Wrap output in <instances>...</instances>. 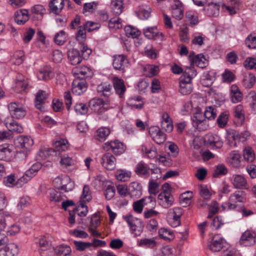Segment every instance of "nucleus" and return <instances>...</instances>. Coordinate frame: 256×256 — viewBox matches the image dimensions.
<instances>
[{"label":"nucleus","mask_w":256,"mask_h":256,"mask_svg":"<svg viewBox=\"0 0 256 256\" xmlns=\"http://www.w3.org/2000/svg\"><path fill=\"white\" fill-rule=\"evenodd\" d=\"M14 144L18 147L28 148L33 144V140L28 136H20L15 140Z\"/></svg>","instance_id":"25"},{"label":"nucleus","mask_w":256,"mask_h":256,"mask_svg":"<svg viewBox=\"0 0 256 256\" xmlns=\"http://www.w3.org/2000/svg\"><path fill=\"white\" fill-rule=\"evenodd\" d=\"M246 44L250 48H256V34H250L246 40Z\"/></svg>","instance_id":"64"},{"label":"nucleus","mask_w":256,"mask_h":256,"mask_svg":"<svg viewBox=\"0 0 256 256\" xmlns=\"http://www.w3.org/2000/svg\"><path fill=\"white\" fill-rule=\"evenodd\" d=\"M74 244L76 247V250L78 252H84L87 249H90L92 246V244L91 242L82 241L74 240Z\"/></svg>","instance_id":"52"},{"label":"nucleus","mask_w":256,"mask_h":256,"mask_svg":"<svg viewBox=\"0 0 256 256\" xmlns=\"http://www.w3.org/2000/svg\"><path fill=\"white\" fill-rule=\"evenodd\" d=\"M12 216V214L9 212L3 211L0 213V250L1 246L6 244L8 242L7 236L1 232L6 228V218H11Z\"/></svg>","instance_id":"8"},{"label":"nucleus","mask_w":256,"mask_h":256,"mask_svg":"<svg viewBox=\"0 0 256 256\" xmlns=\"http://www.w3.org/2000/svg\"><path fill=\"white\" fill-rule=\"evenodd\" d=\"M150 170L147 164L143 162L138 164L135 168V172L138 175L146 178L150 176Z\"/></svg>","instance_id":"34"},{"label":"nucleus","mask_w":256,"mask_h":256,"mask_svg":"<svg viewBox=\"0 0 256 256\" xmlns=\"http://www.w3.org/2000/svg\"><path fill=\"white\" fill-rule=\"evenodd\" d=\"M142 100L140 96H134L130 98L127 102L128 105L132 108L142 109L143 107L142 102L137 104L138 102H140Z\"/></svg>","instance_id":"47"},{"label":"nucleus","mask_w":256,"mask_h":256,"mask_svg":"<svg viewBox=\"0 0 256 256\" xmlns=\"http://www.w3.org/2000/svg\"><path fill=\"white\" fill-rule=\"evenodd\" d=\"M112 84L116 94L120 98H123L126 90V87L124 80L115 76L112 78Z\"/></svg>","instance_id":"15"},{"label":"nucleus","mask_w":256,"mask_h":256,"mask_svg":"<svg viewBox=\"0 0 256 256\" xmlns=\"http://www.w3.org/2000/svg\"><path fill=\"white\" fill-rule=\"evenodd\" d=\"M72 253L70 246L66 244H60L54 248L56 256H71Z\"/></svg>","instance_id":"30"},{"label":"nucleus","mask_w":256,"mask_h":256,"mask_svg":"<svg viewBox=\"0 0 256 256\" xmlns=\"http://www.w3.org/2000/svg\"><path fill=\"white\" fill-rule=\"evenodd\" d=\"M208 143L212 148H221L223 145V142L219 136L216 134H211L208 136Z\"/></svg>","instance_id":"38"},{"label":"nucleus","mask_w":256,"mask_h":256,"mask_svg":"<svg viewBox=\"0 0 256 256\" xmlns=\"http://www.w3.org/2000/svg\"><path fill=\"white\" fill-rule=\"evenodd\" d=\"M103 148L106 150H111L115 154L118 155L122 154L125 150L123 144L118 140L105 143Z\"/></svg>","instance_id":"10"},{"label":"nucleus","mask_w":256,"mask_h":256,"mask_svg":"<svg viewBox=\"0 0 256 256\" xmlns=\"http://www.w3.org/2000/svg\"><path fill=\"white\" fill-rule=\"evenodd\" d=\"M232 182L234 188H236L246 189L248 188L247 182L242 175H233Z\"/></svg>","instance_id":"23"},{"label":"nucleus","mask_w":256,"mask_h":256,"mask_svg":"<svg viewBox=\"0 0 256 256\" xmlns=\"http://www.w3.org/2000/svg\"><path fill=\"white\" fill-rule=\"evenodd\" d=\"M59 182L62 184V186H60V190H64L65 192H68L72 190L74 183L70 181L68 177L66 176H64L63 178L58 176L54 180V183H58Z\"/></svg>","instance_id":"14"},{"label":"nucleus","mask_w":256,"mask_h":256,"mask_svg":"<svg viewBox=\"0 0 256 256\" xmlns=\"http://www.w3.org/2000/svg\"><path fill=\"white\" fill-rule=\"evenodd\" d=\"M18 246L10 243L0 250V256H15L18 253Z\"/></svg>","instance_id":"18"},{"label":"nucleus","mask_w":256,"mask_h":256,"mask_svg":"<svg viewBox=\"0 0 256 256\" xmlns=\"http://www.w3.org/2000/svg\"><path fill=\"white\" fill-rule=\"evenodd\" d=\"M4 124L10 132L17 133L23 132V127L12 118H8L4 120Z\"/></svg>","instance_id":"21"},{"label":"nucleus","mask_w":256,"mask_h":256,"mask_svg":"<svg viewBox=\"0 0 256 256\" xmlns=\"http://www.w3.org/2000/svg\"><path fill=\"white\" fill-rule=\"evenodd\" d=\"M37 76L40 80L46 81L54 76V74L50 69H44L38 73Z\"/></svg>","instance_id":"51"},{"label":"nucleus","mask_w":256,"mask_h":256,"mask_svg":"<svg viewBox=\"0 0 256 256\" xmlns=\"http://www.w3.org/2000/svg\"><path fill=\"white\" fill-rule=\"evenodd\" d=\"M15 22L18 24H24L28 20V12L26 10H20L15 13Z\"/></svg>","instance_id":"37"},{"label":"nucleus","mask_w":256,"mask_h":256,"mask_svg":"<svg viewBox=\"0 0 256 256\" xmlns=\"http://www.w3.org/2000/svg\"><path fill=\"white\" fill-rule=\"evenodd\" d=\"M244 200V192L242 191H236L230 197V200L232 202H243Z\"/></svg>","instance_id":"59"},{"label":"nucleus","mask_w":256,"mask_h":256,"mask_svg":"<svg viewBox=\"0 0 256 256\" xmlns=\"http://www.w3.org/2000/svg\"><path fill=\"white\" fill-rule=\"evenodd\" d=\"M169 188V184H164L162 187V191L158 196V204L164 208H168L174 202V198L168 190Z\"/></svg>","instance_id":"5"},{"label":"nucleus","mask_w":256,"mask_h":256,"mask_svg":"<svg viewBox=\"0 0 256 256\" xmlns=\"http://www.w3.org/2000/svg\"><path fill=\"white\" fill-rule=\"evenodd\" d=\"M248 98L250 100V106L252 110L256 113V92H250L248 95Z\"/></svg>","instance_id":"63"},{"label":"nucleus","mask_w":256,"mask_h":256,"mask_svg":"<svg viewBox=\"0 0 256 256\" xmlns=\"http://www.w3.org/2000/svg\"><path fill=\"white\" fill-rule=\"evenodd\" d=\"M42 164L40 162H36L27 170L24 174L18 179L17 184L18 186H22L29 182L42 168Z\"/></svg>","instance_id":"6"},{"label":"nucleus","mask_w":256,"mask_h":256,"mask_svg":"<svg viewBox=\"0 0 256 256\" xmlns=\"http://www.w3.org/2000/svg\"><path fill=\"white\" fill-rule=\"evenodd\" d=\"M188 58L190 62L191 66L190 67L194 68V64L200 68H204L206 66V59L203 54L195 55L194 52H192L189 55Z\"/></svg>","instance_id":"16"},{"label":"nucleus","mask_w":256,"mask_h":256,"mask_svg":"<svg viewBox=\"0 0 256 256\" xmlns=\"http://www.w3.org/2000/svg\"><path fill=\"white\" fill-rule=\"evenodd\" d=\"M172 14L173 18L176 20H182L184 16V9L182 4L179 0H174L172 6Z\"/></svg>","instance_id":"22"},{"label":"nucleus","mask_w":256,"mask_h":256,"mask_svg":"<svg viewBox=\"0 0 256 256\" xmlns=\"http://www.w3.org/2000/svg\"><path fill=\"white\" fill-rule=\"evenodd\" d=\"M104 102L101 98H93L89 102V107L94 112L98 114L105 110Z\"/></svg>","instance_id":"20"},{"label":"nucleus","mask_w":256,"mask_h":256,"mask_svg":"<svg viewBox=\"0 0 256 256\" xmlns=\"http://www.w3.org/2000/svg\"><path fill=\"white\" fill-rule=\"evenodd\" d=\"M111 8L112 12L116 14H120L123 10V2L122 0H112Z\"/></svg>","instance_id":"49"},{"label":"nucleus","mask_w":256,"mask_h":256,"mask_svg":"<svg viewBox=\"0 0 256 256\" xmlns=\"http://www.w3.org/2000/svg\"><path fill=\"white\" fill-rule=\"evenodd\" d=\"M243 156L246 160L252 162L255 158V154L252 148L249 146L246 147L243 150Z\"/></svg>","instance_id":"57"},{"label":"nucleus","mask_w":256,"mask_h":256,"mask_svg":"<svg viewBox=\"0 0 256 256\" xmlns=\"http://www.w3.org/2000/svg\"><path fill=\"white\" fill-rule=\"evenodd\" d=\"M138 245L142 247L153 248L156 246V242L154 238H142L138 242Z\"/></svg>","instance_id":"50"},{"label":"nucleus","mask_w":256,"mask_h":256,"mask_svg":"<svg viewBox=\"0 0 256 256\" xmlns=\"http://www.w3.org/2000/svg\"><path fill=\"white\" fill-rule=\"evenodd\" d=\"M235 118H237L240 124H242L245 119L244 106L242 104L236 106L234 109Z\"/></svg>","instance_id":"46"},{"label":"nucleus","mask_w":256,"mask_h":256,"mask_svg":"<svg viewBox=\"0 0 256 256\" xmlns=\"http://www.w3.org/2000/svg\"><path fill=\"white\" fill-rule=\"evenodd\" d=\"M92 199L91 193L88 186L85 185L83 188L82 194L80 202H86Z\"/></svg>","instance_id":"60"},{"label":"nucleus","mask_w":256,"mask_h":256,"mask_svg":"<svg viewBox=\"0 0 256 256\" xmlns=\"http://www.w3.org/2000/svg\"><path fill=\"white\" fill-rule=\"evenodd\" d=\"M151 8L146 5L140 6L136 11L138 17L142 20H147L150 16Z\"/></svg>","instance_id":"33"},{"label":"nucleus","mask_w":256,"mask_h":256,"mask_svg":"<svg viewBox=\"0 0 256 256\" xmlns=\"http://www.w3.org/2000/svg\"><path fill=\"white\" fill-rule=\"evenodd\" d=\"M223 246V238L218 236L213 237L211 244L209 245L210 249L214 252H219Z\"/></svg>","instance_id":"36"},{"label":"nucleus","mask_w":256,"mask_h":256,"mask_svg":"<svg viewBox=\"0 0 256 256\" xmlns=\"http://www.w3.org/2000/svg\"><path fill=\"white\" fill-rule=\"evenodd\" d=\"M148 133L152 140L157 144H162L166 140V136L158 127L151 126L148 128Z\"/></svg>","instance_id":"9"},{"label":"nucleus","mask_w":256,"mask_h":256,"mask_svg":"<svg viewBox=\"0 0 256 256\" xmlns=\"http://www.w3.org/2000/svg\"><path fill=\"white\" fill-rule=\"evenodd\" d=\"M88 106L84 103H77L74 106V110L78 114H86L88 113Z\"/></svg>","instance_id":"62"},{"label":"nucleus","mask_w":256,"mask_h":256,"mask_svg":"<svg viewBox=\"0 0 256 256\" xmlns=\"http://www.w3.org/2000/svg\"><path fill=\"white\" fill-rule=\"evenodd\" d=\"M72 72L74 75L78 76V77L82 76V78L90 76L92 75V70L86 66L74 68L72 70Z\"/></svg>","instance_id":"24"},{"label":"nucleus","mask_w":256,"mask_h":256,"mask_svg":"<svg viewBox=\"0 0 256 256\" xmlns=\"http://www.w3.org/2000/svg\"><path fill=\"white\" fill-rule=\"evenodd\" d=\"M142 186L138 182H132L129 185V192L132 196H140L142 194Z\"/></svg>","instance_id":"45"},{"label":"nucleus","mask_w":256,"mask_h":256,"mask_svg":"<svg viewBox=\"0 0 256 256\" xmlns=\"http://www.w3.org/2000/svg\"><path fill=\"white\" fill-rule=\"evenodd\" d=\"M28 80H25L23 78H20L16 81L14 90L18 93L25 91L28 86Z\"/></svg>","instance_id":"42"},{"label":"nucleus","mask_w":256,"mask_h":256,"mask_svg":"<svg viewBox=\"0 0 256 256\" xmlns=\"http://www.w3.org/2000/svg\"><path fill=\"white\" fill-rule=\"evenodd\" d=\"M38 159L44 160L50 156H57V152L54 148L44 146L40 148L38 152Z\"/></svg>","instance_id":"28"},{"label":"nucleus","mask_w":256,"mask_h":256,"mask_svg":"<svg viewBox=\"0 0 256 256\" xmlns=\"http://www.w3.org/2000/svg\"><path fill=\"white\" fill-rule=\"evenodd\" d=\"M150 200L151 197L149 196L147 198H142L134 202L133 203L132 206L134 212L140 214L142 212L143 207L144 206V202L146 200Z\"/></svg>","instance_id":"58"},{"label":"nucleus","mask_w":256,"mask_h":256,"mask_svg":"<svg viewBox=\"0 0 256 256\" xmlns=\"http://www.w3.org/2000/svg\"><path fill=\"white\" fill-rule=\"evenodd\" d=\"M230 98L232 102L236 103L242 100V94L237 86L233 84L230 87Z\"/></svg>","instance_id":"41"},{"label":"nucleus","mask_w":256,"mask_h":256,"mask_svg":"<svg viewBox=\"0 0 256 256\" xmlns=\"http://www.w3.org/2000/svg\"><path fill=\"white\" fill-rule=\"evenodd\" d=\"M240 2L239 0H230L228 5H222V8L229 12L230 14H236L240 8Z\"/></svg>","instance_id":"35"},{"label":"nucleus","mask_w":256,"mask_h":256,"mask_svg":"<svg viewBox=\"0 0 256 256\" xmlns=\"http://www.w3.org/2000/svg\"><path fill=\"white\" fill-rule=\"evenodd\" d=\"M123 218L128 223L130 228L131 233L134 237L140 236L143 232V225L142 221L131 214L123 216Z\"/></svg>","instance_id":"4"},{"label":"nucleus","mask_w":256,"mask_h":256,"mask_svg":"<svg viewBox=\"0 0 256 256\" xmlns=\"http://www.w3.org/2000/svg\"><path fill=\"white\" fill-rule=\"evenodd\" d=\"M196 76L193 67L186 68L179 78V92L182 95H188L192 91V79Z\"/></svg>","instance_id":"1"},{"label":"nucleus","mask_w":256,"mask_h":256,"mask_svg":"<svg viewBox=\"0 0 256 256\" xmlns=\"http://www.w3.org/2000/svg\"><path fill=\"white\" fill-rule=\"evenodd\" d=\"M144 33L146 37L148 39L160 40H162L164 35L160 32L156 26L148 27L144 29Z\"/></svg>","instance_id":"17"},{"label":"nucleus","mask_w":256,"mask_h":256,"mask_svg":"<svg viewBox=\"0 0 256 256\" xmlns=\"http://www.w3.org/2000/svg\"><path fill=\"white\" fill-rule=\"evenodd\" d=\"M182 214V209L180 208H174L170 215V223L172 227H176L180 224V218Z\"/></svg>","instance_id":"26"},{"label":"nucleus","mask_w":256,"mask_h":256,"mask_svg":"<svg viewBox=\"0 0 256 256\" xmlns=\"http://www.w3.org/2000/svg\"><path fill=\"white\" fill-rule=\"evenodd\" d=\"M108 26L111 30H116L120 29L122 27V20L119 18H112L110 20Z\"/></svg>","instance_id":"55"},{"label":"nucleus","mask_w":256,"mask_h":256,"mask_svg":"<svg viewBox=\"0 0 256 256\" xmlns=\"http://www.w3.org/2000/svg\"><path fill=\"white\" fill-rule=\"evenodd\" d=\"M48 94L46 92L42 90H40L37 92L35 98V106L40 110H42L43 105L45 103L48 98Z\"/></svg>","instance_id":"27"},{"label":"nucleus","mask_w":256,"mask_h":256,"mask_svg":"<svg viewBox=\"0 0 256 256\" xmlns=\"http://www.w3.org/2000/svg\"><path fill=\"white\" fill-rule=\"evenodd\" d=\"M128 61L124 54L114 55L113 56L112 66L114 69L124 71Z\"/></svg>","instance_id":"13"},{"label":"nucleus","mask_w":256,"mask_h":256,"mask_svg":"<svg viewBox=\"0 0 256 256\" xmlns=\"http://www.w3.org/2000/svg\"><path fill=\"white\" fill-rule=\"evenodd\" d=\"M220 4L210 2L205 6L204 10L208 16H217L219 14Z\"/></svg>","instance_id":"29"},{"label":"nucleus","mask_w":256,"mask_h":256,"mask_svg":"<svg viewBox=\"0 0 256 256\" xmlns=\"http://www.w3.org/2000/svg\"><path fill=\"white\" fill-rule=\"evenodd\" d=\"M64 6V0H50L48 6L51 12L58 14Z\"/></svg>","instance_id":"32"},{"label":"nucleus","mask_w":256,"mask_h":256,"mask_svg":"<svg viewBox=\"0 0 256 256\" xmlns=\"http://www.w3.org/2000/svg\"><path fill=\"white\" fill-rule=\"evenodd\" d=\"M158 234L160 238L165 240H171L174 238L173 232L167 228H161L158 230Z\"/></svg>","instance_id":"53"},{"label":"nucleus","mask_w":256,"mask_h":256,"mask_svg":"<svg viewBox=\"0 0 256 256\" xmlns=\"http://www.w3.org/2000/svg\"><path fill=\"white\" fill-rule=\"evenodd\" d=\"M116 158L110 153L107 152L103 154L100 158L102 166L108 170H112L116 166Z\"/></svg>","instance_id":"11"},{"label":"nucleus","mask_w":256,"mask_h":256,"mask_svg":"<svg viewBox=\"0 0 256 256\" xmlns=\"http://www.w3.org/2000/svg\"><path fill=\"white\" fill-rule=\"evenodd\" d=\"M110 132V130L107 127H102L98 128L96 132V138L99 141L103 142Z\"/></svg>","instance_id":"43"},{"label":"nucleus","mask_w":256,"mask_h":256,"mask_svg":"<svg viewBox=\"0 0 256 256\" xmlns=\"http://www.w3.org/2000/svg\"><path fill=\"white\" fill-rule=\"evenodd\" d=\"M199 191L200 196L204 200H210L212 196V192L206 186H200Z\"/></svg>","instance_id":"61"},{"label":"nucleus","mask_w":256,"mask_h":256,"mask_svg":"<svg viewBox=\"0 0 256 256\" xmlns=\"http://www.w3.org/2000/svg\"><path fill=\"white\" fill-rule=\"evenodd\" d=\"M124 31L128 36L132 38H136L140 34V32L138 29L130 26H126Z\"/></svg>","instance_id":"54"},{"label":"nucleus","mask_w":256,"mask_h":256,"mask_svg":"<svg viewBox=\"0 0 256 256\" xmlns=\"http://www.w3.org/2000/svg\"><path fill=\"white\" fill-rule=\"evenodd\" d=\"M216 115L214 108L212 106H209L205 110L204 115L200 113H196L194 114L192 118L193 126L200 130L206 129V122L204 118L208 120H214Z\"/></svg>","instance_id":"2"},{"label":"nucleus","mask_w":256,"mask_h":256,"mask_svg":"<svg viewBox=\"0 0 256 256\" xmlns=\"http://www.w3.org/2000/svg\"><path fill=\"white\" fill-rule=\"evenodd\" d=\"M241 135L234 130L228 132L227 139L228 142V144L231 146H236V142H238L241 138Z\"/></svg>","instance_id":"44"},{"label":"nucleus","mask_w":256,"mask_h":256,"mask_svg":"<svg viewBox=\"0 0 256 256\" xmlns=\"http://www.w3.org/2000/svg\"><path fill=\"white\" fill-rule=\"evenodd\" d=\"M87 89V86L84 80H75L72 84V90L76 95L82 94Z\"/></svg>","instance_id":"19"},{"label":"nucleus","mask_w":256,"mask_h":256,"mask_svg":"<svg viewBox=\"0 0 256 256\" xmlns=\"http://www.w3.org/2000/svg\"><path fill=\"white\" fill-rule=\"evenodd\" d=\"M256 234L254 232L246 230L241 236L240 240V245L244 246H250L256 243Z\"/></svg>","instance_id":"12"},{"label":"nucleus","mask_w":256,"mask_h":256,"mask_svg":"<svg viewBox=\"0 0 256 256\" xmlns=\"http://www.w3.org/2000/svg\"><path fill=\"white\" fill-rule=\"evenodd\" d=\"M54 150L57 152V156L60 154V152L66 151L69 146V144L67 140L60 139L56 140L54 143Z\"/></svg>","instance_id":"39"},{"label":"nucleus","mask_w":256,"mask_h":256,"mask_svg":"<svg viewBox=\"0 0 256 256\" xmlns=\"http://www.w3.org/2000/svg\"><path fill=\"white\" fill-rule=\"evenodd\" d=\"M97 91L102 96H108L111 93V86L108 84H102L98 86Z\"/></svg>","instance_id":"48"},{"label":"nucleus","mask_w":256,"mask_h":256,"mask_svg":"<svg viewBox=\"0 0 256 256\" xmlns=\"http://www.w3.org/2000/svg\"><path fill=\"white\" fill-rule=\"evenodd\" d=\"M8 108L12 118L20 119L24 118L26 114L24 106L22 104L12 102L8 105Z\"/></svg>","instance_id":"7"},{"label":"nucleus","mask_w":256,"mask_h":256,"mask_svg":"<svg viewBox=\"0 0 256 256\" xmlns=\"http://www.w3.org/2000/svg\"><path fill=\"white\" fill-rule=\"evenodd\" d=\"M131 176V172L126 170L118 169L115 172V176L116 180L122 182L128 181Z\"/></svg>","instance_id":"40"},{"label":"nucleus","mask_w":256,"mask_h":256,"mask_svg":"<svg viewBox=\"0 0 256 256\" xmlns=\"http://www.w3.org/2000/svg\"><path fill=\"white\" fill-rule=\"evenodd\" d=\"M86 30L82 25L79 26L78 30L76 34V40L80 42V46L84 44V41L86 39Z\"/></svg>","instance_id":"56"},{"label":"nucleus","mask_w":256,"mask_h":256,"mask_svg":"<svg viewBox=\"0 0 256 256\" xmlns=\"http://www.w3.org/2000/svg\"><path fill=\"white\" fill-rule=\"evenodd\" d=\"M80 50L82 54L75 48L68 50V60L71 64L76 65L80 64L83 59L87 58L92 53V50L84 44L80 46Z\"/></svg>","instance_id":"3"},{"label":"nucleus","mask_w":256,"mask_h":256,"mask_svg":"<svg viewBox=\"0 0 256 256\" xmlns=\"http://www.w3.org/2000/svg\"><path fill=\"white\" fill-rule=\"evenodd\" d=\"M12 157V152L10 146L6 144L0 146V160L10 161Z\"/></svg>","instance_id":"31"}]
</instances>
